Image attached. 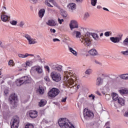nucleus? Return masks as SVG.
<instances>
[{"label": "nucleus", "mask_w": 128, "mask_h": 128, "mask_svg": "<svg viewBox=\"0 0 128 128\" xmlns=\"http://www.w3.org/2000/svg\"><path fill=\"white\" fill-rule=\"evenodd\" d=\"M92 38H93L95 40H98L100 38L98 34L87 32L84 36L80 39V41L82 44H84L85 46H90L92 44Z\"/></svg>", "instance_id": "1"}, {"label": "nucleus", "mask_w": 128, "mask_h": 128, "mask_svg": "<svg viewBox=\"0 0 128 128\" xmlns=\"http://www.w3.org/2000/svg\"><path fill=\"white\" fill-rule=\"evenodd\" d=\"M64 74L65 75L64 76V82L65 86H66L67 88H72L74 86L72 85L74 84V82L76 81V78L72 76V77L71 76L70 79H68V78H70V74H72V72H69L68 73V71H65Z\"/></svg>", "instance_id": "2"}, {"label": "nucleus", "mask_w": 128, "mask_h": 128, "mask_svg": "<svg viewBox=\"0 0 128 128\" xmlns=\"http://www.w3.org/2000/svg\"><path fill=\"white\" fill-rule=\"evenodd\" d=\"M32 82V78L28 76H23L16 81L17 86H20L22 84H30Z\"/></svg>", "instance_id": "3"}, {"label": "nucleus", "mask_w": 128, "mask_h": 128, "mask_svg": "<svg viewBox=\"0 0 128 128\" xmlns=\"http://www.w3.org/2000/svg\"><path fill=\"white\" fill-rule=\"evenodd\" d=\"M8 102L12 106V108H16V106H18V96L16 95V94L13 93L10 96Z\"/></svg>", "instance_id": "4"}, {"label": "nucleus", "mask_w": 128, "mask_h": 128, "mask_svg": "<svg viewBox=\"0 0 128 128\" xmlns=\"http://www.w3.org/2000/svg\"><path fill=\"white\" fill-rule=\"evenodd\" d=\"M20 126V118L18 116H14L10 122L11 128H18Z\"/></svg>", "instance_id": "5"}, {"label": "nucleus", "mask_w": 128, "mask_h": 128, "mask_svg": "<svg viewBox=\"0 0 128 128\" xmlns=\"http://www.w3.org/2000/svg\"><path fill=\"white\" fill-rule=\"evenodd\" d=\"M60 92V90L56 88H52L48 93V96H49V98H56V96H58Z\"/></svg>", "instance_id": "6"}, {"label": "nucleus", "mask_w": 128, "mask_h": 128, "mask_svg": "<svg viewBox=\"0 0 128 128\" xmlns=\"http://www.w3.org/2000/svg\"><path fill=\"white\" fill-rule=\"evenodd\" d=\"M51 78L54 82H60V80H62L60 74L56 71H53L52 72Z\"/></svg>", "instance_id": "7"}, {"label": "nucleus", "mask_w": 128, "mask_h": 128, "mask_svg": "<svg viewBox=\"0 0 128 128\" xmlns=\"http://www.w3.org/2000/svg\"><path fill=\"white\" fill-rule=\"evenodd\" d=\"M83 116L85 120H88L90 118L94 117V113L88 110L85 108L84 110Z\"/></svg>", "instance_id": "8"}, {"label": "nucleus", "mask_w": 128, "mask_h": 128, "mask_svg": "<svg viewBox=\"0 0 128 128\" xmlns=\"http://www.w3.org/2000/svg\"><path fill=\"white\" fill-rule=\"evenodd\" d=\"M24 38H26L28 41V44H38V42L36 40V39L32 38V36L29 34H25Z\"/></svg>", "instance_id": "9"}, {"label": "nucleus", "mask_w": 128, "mask_h": 128, "mask_svg": "<svg viewBox=\"0 0 128 128\" xmlns=\"http://www.w3.org/2000/svg\"><path fill=\"white\" fill-rule=\"evenodd\" d=\"M70 26V28L72 30V28H78V22H76V21L72 20H71Z\"/></svg>", "instance_id": "10"}, {"label": "nucleus", "mask_w": 128, "mask_h": 128, "mask_svg": "<svg viewBox=\"0 0 128 128\" xmlns=\"http://www.w3.org/2000/svg\"><path fill=\"white\" fill-rule=\"evenodd\" d=\"M28 114L31 118H36L38 117V112L36 110H30Z\"/></svg>", "instance_id": "11"}, {"label": "nucleus", "mask_w": 128, "mask_h": 128, "mask_svg": "<svg viewBox=\"0 0 128 128\" xmlns=\"http://www.w3.org/2000/svg\"><path fill=\"white\" fill-rule=\"evenodd\" d=\"M32 69V70H35V72H37V74H42V67L40 66H34Z\"/></svg>", "instance_id": "12"}, {"label": "nucleus", "mask_w": 128, "mask_h": 128, "mask_svg": "<svg viewBox=\"0 0 128 128\" xmlns=\"http://www.w3.org/2000/svg\"><path fill=\"white\" fill-rule=\"evenodd\" d=\"M1 20L4 22H6L10 20V17L4 14V13L1 14L0 16Z\"/></svg>", "instance_id": "13"}, {"label": "nucleus", "mask_w": 128, "mask_h": 128, "mask_svg": "<svg viewBox=\"0 0 128 128\" xmlns=\"http://www.w3.org/2000/svg\"><path fill=\"white\" fill-rule=\"evenodd\" d=\"M110 40H111V42L114 44H118L120 42V40H122V37H110Z\"/></svg>", "instance_id": "14"}, {"label": "nucleus", "mask_w": 128, "mask_h": 128, "mask_svg": "<svg viewBox=\"0 0 128 128\" xmlns=\"http://www.w3.org/2000/svg\"><path fill=\"white\" fill-rule=\"evenodd\" d=\"M72 36H75L76 38H80L82 36V33L80 32L74 30L72 33Z\"/></svg>", "instance_id": "15"}, {"label": "nucleus", "mask_w": 128, "mask_h": 128, "mask_svg": "<svg viewBox=\"0 0 128 128\" xmlns=\"http://www.w3.org/2000/svg\"><path fill=\"white\" fill-rule=\"evenodd\" d=\"M46 24L50 26H55L56 24V22L53 20H48V22H46Z\"/></svg>", "instance_id": "16"}, {"label": "nucleus", "mask_w": 128, "mask_h": 128, "mask_svg": "<svg viewBox=\"0 0 128 128\" xmlns=\"http://www.w3.org/2000/svg\"><path fill=\"white\" fill-rule=\"evenodd\" d=\"M68 8L69 10H75L76 8V4L74 3H72L68 5Z\"/></svg>", "instance_id": "17"}, {"label": "nucleus", "mask_w": 128, "mask_h": 128, "mask_svg": "<svg viewBox=\"0 0 128 128\" xmlns=\"http://www.w3.org/2000/svg\"><path fill=\"white\" fill-rule=\"evenodd\" d=\"M34 56V54H29L28 53H26L25 54H18V56L22 58H28V56Z\"/></svg>", "instance_id": "18"}, {"label": "nucleus", "mask_w": 128, "mask_h": 128, "mask_svg": "<svg viewBox=\"0 0 128 128\" xmlns=\"http://www.w3.org/2000/svg\"><path fill=\"white\" fill-rule=\"evenodd\" d=\"M88 54H90V56H98V52L96 49L93 48L89 50Z\"/></svg>", "instance_id": "19"}, {"label": "nucleus", "mask_w": 128, "mask_h": 128, "mask_svg": "<svg viewBox=\"0 0 128 128\" xmlns=\"http://www.w3.org/2000/svg\"><path fill=\"white\" fill-rule=\"evenodd\" d=\"M103 82V80L102 78L100 77H98L97 80H96V84L98 86H100V84H102Z\"/></svg>", "instance_id": "20"}, {"label": "nucleus", "mask_w": 128, "mask_h": 128, "mask_svg": "<svg viewBox=\"0 0 128 128\" xmlns=\"http://www.w3.org/2000/svg\"><path fill=\"white\" fill-rule=\"evenodd\" d=\"M60 14L63 18H66L68 16V12L64 10L61 9L60 10Z\"/></svg>", "instance_id": "21"}, {"label": "nucleus", "mask_w": 128, "mask_h": 128, "mask_svg": "<svg viewBox=\"0 0 128 128\" xmlns=\"http://www.w3.org/2000/svg\"><path fill=\"white\" fill-rule=\"evenodd\" d=\"M68 50L70 52H72L74 56H78V52H76L72 48L68 46Z\"/></svg>", "instance_id": "22"}, {"label": "nucleus", "mask_w": 128, "mask_h": 128, "mask_svg": "<svg viewBox=\"0 0 128 128\" xmlns=\"http://www.w3.org/2000/svg\"><path fill=\"white\" fill-rule=\"evenodd\" d=\"M44 12H46L44 9L40 10L38 12L39 18H42V16H44Z\"/></svg>", "instance_id": "23"}, {"label": "nucleus", "mask_w": 128, "mask_h": 128, "mask_svg": "<svg viewBox=\"0 0 128 128\" xmlns=\"http://www.w3.org/2000/svg\"><path fill=\"white\" fill-rule=\"evenodd\" d=\"M120 94H128V89H122L118 91Z\"/></svg>", "instance_id": "24"}, {"label": "nucleus", "mask_w": 128, "mask_h": 128, "mask_svg": "<svg viewBox=\"0 0 128 128\" xmlns=\"http://www.w3.org/2000/svg\"><path fill=\"white\" fill-rule=\"evenodd\" d=\"M119 78L122 80H128V74H122L119 76Z\"/></svg>", "instance_id": "25"}, {"label": "nucleus", "mask_w": 128, "mask_h": 128, "mask_svg": "<svg viewBox=\"0 0 128 128\" xmlns=\"http://www.w3.org/2000/svg\"><path fill=\"white\" fill-rule=\"evenodd\" d=\"M118 100V104H120V106H124L126 101L124 100V98H119Z\"/></svg>", "instance_id": "26"}, {"label": "nucleus", "mask_w": 128, "mask_h": 128, "mask_svg": "<svg viewBox=\"0 0 128 128\" xmlns=\"http://www.w3.org/2000/svg\"><path fill=\"white\" fill-rule=\"evenodd\" d=\"M39 106H44L46 104V100H41L39 102Z\"/></svg>", "instance_id": "27"}, {"label": "nucleus", "mask_w": 128, "mask_h": 128, "mask_svg": "<svg viewBox=\"0 0 128 128\" xmlns=\"http://www.w3.org/2000/svg\"><path fill=\"white\" fill-rule=\"evenodd\" d=\"M38 92L39 94H42L44 92V90L42 86H40L38 89Z\"/></svg>", "instance_id": "28"}, {"label": "nucleus", "mask_w": 128, "mask_h": 128, "mask_svg": "<svg viewBox=\"0 0 128 128\" xmlns=\"http://www.w3.org/2000/svg\"><path fill=\"white\" fill-rule=\"evenodd\" d=\"M112 100H114L115 102L118 100V95L116 93L112 94Z\"/></svg>", "instance_id": "29"}, {"label": "nucleus", "mask_w": 128, "mask_h": 128, "mask_svg": "<svg viewBox=\"0 0 128 128\" xmlns=\"http://www.w3.org/2000/svg\"><path fill=\"white\" fill-rule=\"evenodd\" d=\"M92 72V70L90 68L87 69L85 72L86 74H88V76H90V74Z\"/></svg>", "instance_id": "30"}, {"label": "nucleus", "mask_w": 128, "mask_h": 128, "mask_svg": "<svg viewBox=\"0 0 128 128\" xmlns=\"http://www.w3.org/2000/svg\"><path fill=\"white\" fill-rule=\"evenodd\" d=\"M124 46H128V38H126L122 42Z\"/></svg>", "instance_id": "31"}, {"label": "nucleus", "mask_w": 128, "mask_h": 128, "mask_svg": "<svg viewBox=\"0 0 128 128\" xmlns=\"http://www.w3.org/2000/svg\"><path fill=\"white\" fill-rule=\"evenodd\" d=\"M53 70H58V72H61L62 71V67L60 66H54L53 68Z\"/></svg>", "instance_id": "32"}, {"label": "nucleus", "mask_w": 128, "mask_h": 128, "mask_svg": "<svg viewBox=\"0 0 128 128\" xmlns=\"http://www.w3.org/2000/svg\"><path fill=\"white\" fill-rule=\"evenodd\" d=\"M10 24H12V26H16L18 24V21L14 20H11L10 21Z\"/></svg>", "instance_id": "33"}, {"label": "nucleus", "mask_w": 128, "mask_h": 128, "mask_svg": "<svg viewBox=\"0 0 128 128\" xmlns=\"http://www.w3.org/2000/svg\"><path fill=\"white\" fill-rule=\"evenodd\" d=\"M105 36H112V33L111 32H105V33L104 34Z\"/></svg>", "instance_id": "34"}, {"label": "nucleus", "mask_w": 128, "mask_h": 128, "mask_svg": "<svg viewBox=\"0 0 128 128\" xmlns=\"http://www.w3.org/2000/svg\"><path fill=\"white\" fill-rule=\"evenodd\" d=\"M98 0H91V4L93 6H96V2Z\"/></svg>", "instance_id": "35"}, {"label": "nucleus", "mask_w": 128, "mask_h": 128, "mask_svg": "<svg viewBox=\"0 0 128 128\" xmlns=\"http://www.w3.org/2000/svg\"><path fill=\"white\" fill-rule=\"evenodd\" d=\"M25 128H34V125H32V124H27Z\"/></svg>", "instance_id": "36"}, {"label": "nucleus", "mask_w": 128, "mask_h": 128, "mask_svg": "<svg viewBox=\"0 0 128 128\" xmlns=\"http://www.w3.org/2000/svg\"><path fill=\"white\" fill-rule=\"evenodd\" d=\"M123 56H128V49L126 51H122L120 52Z\"/></svg>", "instance_id": "37"}, {"label": "nucleus", "mask_w": 128, "mask_h": 128, "mask_svg": "<svg viewBox=\"0 0 128 128\" xmlns=\"http://www.w3.org/2000/svg\"><path fill=\"white\" fill-rule=\"evenodd\" d=\"M88 18H90V14L88 12H86L84 14V20H86Z\"/></svg>", "instance_id": "38"}, {"label": "nucleus", "mask_w": 128, "mask_h": 128, "mask_svg": "<svg viewBox=\"0 0 128 128\" xmlns=\"http://www.w3.org/2000/svg\"><path fill=\"white\" fill-rule=\"evenodd\" d=\"M45 4L48 6H50V8H52L53 6L50 4L48 3V0H46Z\"/></svg>", "instance_id": "39"}, {"label": "nucleus", "mask_w": 128, "mask_h": 128, "mask_svg": "<svg viewBox=\"0 0 128 128\" xmlns=\"http://www.w3.org/2000/svg\"><path fill=\"white\" fill-rule=\"evenodd\" d=\"M9 66H14V61L12 60H10L8 62Z\"/></svg>", "instance_id": "40"}, {"label": "nucleus", "mask_w": 128, "mask_h": 128, "mask_svg": "<svg viewBox=\"0 0 128 128\" xmlns=\"http://www.w3.org/2000/svg\"><path fill=\"white\" fill-rule=\"evenodd\" d=\"M105 96L106 100H110V96L109 94H106Z\"/></svg>", "instance_id": "41"}, {"label": "nucleus", "mask_w": 128, "mask_h": 128, "mask_svg": "<svg viewBox=\"0 0 128 128\" xmlns=\"http://www.w3.org/2000/svg\"><path fill=\"white\" fill-rule=\"evenodd\" d=\"M44 80H46V82H50V78L48 76H46L44 78Z\"/></svg>", "instance_id": "42"}, {"label": "nucleus", "mask_w": 128, "mask_h": 128, "mask_svg": "<svg viewBox=\"0 0 128 128\" xmlns=\"http://www.w3.org/2000/svg\"><path fill=\"white\" fill-rule=\"evenodd\" d=\"M52 3L53 4L54 6H56V8H58V4H57L56 2L53 1V2H52Z\"/></svg>", "instance_id": "43"}, {"label": "nucleus", "mask_w": 128, "mask_h": 128, "mask_svg": "<svg viewBox=\"0 0 128 128\" xmlns=\"http://www.w3.org/2000/svg\"><path fill=\"white\" fill-rule=\"evenodd\" d=\"M66 98H68L66 96L64 97V98H62V102H66Z\"/></svg>", "instance_id": "44"}, {"label": "nucleus", "mask_w": 128, "mask_h": 128, "mask_svg": "<svg viewBox=\"0 0 128 128\" xmlns=\"http://www.w3.org/2000/svg\"><path fill=\"white\" fill-rule=\"evenodd\" d=\"M24 26V22H21L19 24V26H20V28H22Z\"/></svg>", "instance_id": "45"}, {"label": "nucleus", "mask_w": 128, "mask_h": 128, "mask_svg": "<svg viewBox=\"0 0 128 128\" xmlns=\"http://www.w3.org/2000/svg\"><path fill=\"white\" fill-rule=\"evenodd\" d=\"M58 22L60 24H62V22H64V19H60V18H58Z\"/></svg>", "instance_id": "46"}, {"label": "nucleus", "mask_w": 128, "mask_h": 128, "mask_svg": "<svg viewBox=\"0 0 128 128\" xmlns=\"http://www.w3.org/2000/svg\"><path fill=\"white\" fill-rule=\"evenodd\" d=\"M30 2H32V4H36V2H38V0H30Z\"/></svg>", "instance_id": "47"}, {"label": "nucleus", "mask_w": 128, "mask_h": 128, "mask_svg": "<svg viewBox=\"0 0 128 128\" xmlns=\"http://www.w3.org/2000/svg\"><path fill=\"white\" fill-rule=\"evenodd\" d=\"M124 116L128 118V110L124 114Z\"/></svg>", "instance_id": "48"}, {"label": "nucleus", "mask_w": 128, "mask_h": 128, "mask_svg": "<svg viewBox=\"0 0 128 128\" xmlns=\"http://www.w3.org/2000/svg\"><path fill=\"white\" fill-rule=\"evenodd\" d=\"M44 68L48 70V72H50V67L48 66H44Z\"/></svg>", "instance_id": "49"}, {"label": "nucleus", "mask_w": 128, "mask_h": 128, "mask_svg": "<svg viewBox=\"0 0 128 128\" xmlns=\"http://www.w3.org/2000/svg\"><path fill=\"white\" fill-rule=\"evenodd\" d=\"M76 2H78V4H82V2H84V0H75Z\"/></svg>", "instance_id": "50"}, {"label": "nucleus", "mask_w": 128, "mask_h": 128, "mask_svg": "<svg viewBox=\"0 0 128 128\" xmlns=\"http://www.w3.org/2000/svg\"><path fill=\"white\" fill-rule=\"evenodd\" d=\"M89 98H92V100H94L95 96L94 94H91L89 96Z\"/></svg>", "instance_id": "51"}, {"label": "nucleus", "mask_w": 128, "mask_h": 128, "mask_svg": "<svg viewBox=\"0 0 128 128\" xmlns=\"http://www.w3.org/2000/svg\"><path fill=\"white\" fill-rule=\"evenodd\" d=\"M53 42H60V40L58 38H54L53 39Z\"/></svg>", "instance_id": "52"}, {"label": "nucleus", "mask_w": 128, "mask_h": 128, "mask_svg": "<svg viewBox=\"0 0 128 128\" xmlns=\"http://www.w3.org/2000/svg\"><path fill=\"white\" fill-rule=\"evenodd\" d=\"M48 10H49V12H56L55 10H54L50 9H50Z\"/></svg>", "instance_id": "53"}, {"label": "nucleus", "mask_w": 128, "mask_h": 128, "mask_svg": "<svg viewBox=\"0 0 128 128\" xmlns=\"http://www.w3.org/2000/svg\"><path fill=\"white\" fill-rule=\"evenodd\" d=\"M50 30L52 32H54H54H56V30H54V29H53V30L50 29Z\"/></svg>", "instance_id": "54"}, {"label": "nucleus", "mask_w": 128, "mask_h": 128, "mask_svg": "<svg viewBox=\"0 0 128 128\" xmlns=\"http://www.w3.org/2000/svg\"><path fill=\"white\" fill-rule=\"evenodd\" d=\"M94 62H96L97 64H100V63L96 60H94Z\"/></svg>", "instance_id": "55"}, {"label": "nucleus", "mask_w": 128, "mask_h": 128, "mask_svg": "<svg viewBox=\"0 0 128 128\" xmlns=\"http://www.w3.org/2000/svg\"><path fill=\"white\" fill-rule=\"evenodd\" d=\"M30 61H27L26 62V66H30Z\"/></svg>", "instance_id": "56"}, {"label": "nucleus", "mask_w": 128, "mask_h": 128, "mask_svg": "<svg viewBox=\"0 0 128 128\" xmlns=\"http://www.w3.org/2000/svg\"><path fill=\"white\" fill-rule=\"evenodd\" d=\"M114 102L113 100L111 101L110 102V103L111 106H112V104H114Z\"/></svg>", "instance_id": "57"}, {"label": "nucleus", "mask_w": 128, "mask_h": 128, "mask_svg": "<svg viewBox=\"0 0 128 128\" xmlns=\"http://www.w3.org/2000/svg\"><path fill=\"white\" fill-rule=\"evenodd\" d=\"M103 10H106L107 12H109L108 9V8H103Z\"/></svg>", "instance_id": "58"}, {"label": "nucleus", "mask_w": 128, "mask_h": 128, "mask_svg": "<svg viewBox=\"0 0 128 128\" xmlns=\"http://www.w3.org/2000/svg\"><path fill=\"white\" fill-rule=\"evenodd\" d=\"M96 94H98V96H102V94H100V93L98 92H96Z\"/></svg>", "instance_id": "59"}, {"label": "nucleus", "mask_w": 128, "mask_h": 128, "mask_svg": "<svg viewBox=\"0 0 128 128\" xmlns=\"http://www.w3.org/2000/svg\"><path fill=\"white\" fill-rule=\"evenodd\" d=\"M97 8H98V10H100V8H102V6H97Z\"/></svg>", "instance_id": "60"}, {"label": "nucleus", "mask_w": 128, "mask_h": 128, "mask_svg": "<svg viewBox=\"0 0 128 128\" xmlns=\"http://www.w3.org/2000/svg\"><path fill=\"white\" fill-rule=\"evenodd\" d=\"M8 90H4V94H8Z\"/></svg>", "instance_id": "61"}, {"label": "nucleus", "mask_w": 128, "mask_h": 128, "mask_svg": "<svg viewBox=\"0 0 128 128\" xmlns=\"http://www.w3.org/2000/svg\"><path fill=\"white\" fill-rule=\"evenodd\" d=\"M110 124V122H107L106 124V126H109Z\"/></svg>", "instance_id": "62"}, {"label": "nucleus", "mask_w": 128, "mask_h": 128, "mask_svg": "<svg viewBox=\"0 0 128 128\" xmlns=\"http://www.w3.org/2000/svg\"><path fill=\"white\" fill-rule=\"evenodd\" d=\"M50 2H53L54 0H48Z\"/></svg>", "instance_id": "63"}, {"label": "nucleus", "mask_w": 128, "mask_h": 128, "mask_svg": "<svg viewBox=\"0 0 128 128\" xmlns=\"http://www.w3.org/2000/svg\"><path fill=\"white\" fill-rule=\"evenodd\" d=\"M104 36V33H101L100 34V36Z\"/></svg>", "instance_id": "64"}]
</instances>
